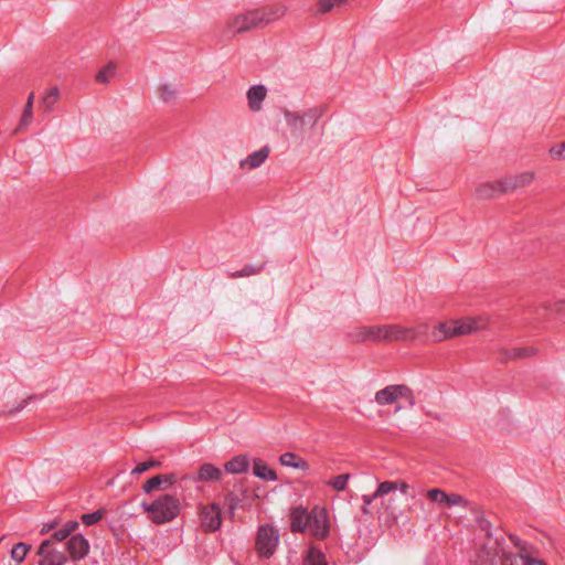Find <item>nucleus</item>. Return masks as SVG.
<instances>
[{
    "instance_id": "1",
    "label": "nucleus",
    "mask_w": 565,
    "mask_h": 565,
    "mask_svg": "<svg viewBox=\"0 0 565 565\" xmlns=\"http://www.w3.org/2000/svg\"><path fill=\"white\" fill-rule=\"evenodd\" d=\"M327 111L326 105L302 108H284V122L292 138L303 139L310 136L318 121Z\"/></svg>"
},
{
    "instance_id": "2",
    "label": "nucleus",
    "mask_w": 565,
    "mask_h": 565,
    "mask_svg": "<svg viewBox=\"0 0 565 565\" xmlns=\"http://www.w3.org/2000/svg\"><path fill=\"white\" fill-rule=\"evenodd\" d=\"M352 342L415 341L417 332L399 324L363 326L350 333Z\"/></svg>"
},
{
    "instance_id": "3",
    "label": "nucleus",
    "mask_w": 565,
    "mask_h": 565,
    "mask_svg": "<svg viewBox=\"0 0 565 565\" xmlns=\"http://www.w3.org/2000/svg\"><path fill=\"white\" fill-rule=\"evenodd\" d=\"M142 512L154 524L173 521L180 513V501L172 494H161L152 502H141Z\"/></svg>"
},
{
    "instance_id": "4",
    "label": "nucleus",
    "mask_w": 565,
    "mask_h": 565,
    "mask_svg": "<svg viewBox=\"0 0 565 565\" xmlns=\"http://www.w3.org/2000/svg\"><path fill=\"white\" fill-rule=\"evenodd\" d=\"M279 544V532L269 524L260 525L255 537V550L259 557L269 558Z\"/></svg>"
},
{
    "instance_id": "5",
    "label": "nucleus",
    "mask_w": 565,
    "mask_h": 565,
    "mask_svg": "<svg viewBox=\"0 0 565 565\" xmlns=\"http://www.w3.org/2000/svg\"><path fill=\"white\" fill-rule=\"evenodd\" d=\"M374 399L380 406L396 404L398 399H405L408 406H415V396L412 390L404 384L388 385L375 393Z\"/></svg>"
},
{
    "instance_id": "6",
    "label": "nucleus",
    "mask_w": 565,
    "mask_h": 565,
    "mask_svg": "<svg viewBox=\"0 0 565 565\" xmlns=\"http://www.w3.org/2000/svg\"><path fill=\"white\" fill-rule=\"evenodd\" d=\"M226 26L233 34L259 29L254 9L231 17L226 22Z\"/></svg>"
},
{
    "instance_id": "7",
    "label": "nucleus",
    "mask_w": 565,
    "mask_h": 565,
    "mask_svg": "<svg viewBox=\"0 0 565 565\" xmlns=\"http://www.w3.org/2000/svg\"><path fill=\"white\" fill-rule=\"evenodd\" d=\"M257 23L259 29L265 28L269 23H273L281 19L286 12L287 7L284 3L267 4L262 8L254 9Z\"/></svg>"
},
{
    "instance_id": "8",
    "label": "nucleus",
    "mask_w": 565,
    "mask_h": 565,
    "mask_svg": "<svg viewBox=\"0 0 565 565\" xmlns=\"http://www.w3.org/2000/svg\"><path fill=\"white\" fill-rule=\"evenodd\" d=\"M38 555L40 556L39 565H64L67 561L64 552L52 545V539L41 543Z\"/></svg>"
},
{
    "instance_id": "9",
    "label": "nucleus",
    "mask_w": 565,
    "mask_h": 565,
    "mask_svg": "<svg viewBox=\"0 0 565 565\" xmlns=\"http://www.w3.org/2000/svg\"><path fill=\"white\" fill-rule=\"evenodd\" d=\"M201 526L209 532L217 531L222 525L221 508L216 503H211L201 508Z\"/></svg>"
},
{
    "instance_id": "10",
    "label": "nucleus",
    "mask_w": 565,
    "mask_h": 565,
    "mask_svg": "<svg viewBox=\"0 0 565 565\" xmlns=\"http://www.w3.org/2000/svg\"><path fill=\"white\" fill-rule=\"evenodd\" d=\"M308 529H310L311 534L319 540H323L328 536L329 520L326 509L318 507L312 509Z\"/></svg>"
},
{
    "instance_id": "11",
    "label": "nucleus",
    "mask_w": 565,
    "mask_h": 565,
    "mask_svg": "<svg viewBox=\"0 0 565 565\" xmlns=\"http://www.w3.org/2000/svg\"><path fill=\"white\" fill-rule=\"evenodd\" d=\"M489 522H486L484 525H482L483 530L487 531L488 535V543H486L480 551L477 554L476 558V565H494L495 558L499 555V542L491 541V534L489 533Z\"/></svg>"
},
{
    "instance_id": "12",
    "label": "nucleus",
    "mask_w": 565,
    "mask_h": 565,
    "mask_svg": "<svg viewBox=\"0 0 565 565\" xmlns=\"http://www.w3.org/2000/svg\"><path fill=\"white\" fill-rule=\"evenodd\" d=\"M427 498L433 502H437L439 504L446 507H468V501L460 494L451 493L448 494L441 489H429L426 493Z\"/></svg>"
},
{
    "instance_id": "13",
    "label": "nucleus",
    "mask_w": 565,
    "mask_h": 565,
    "mask_svg": "<svg viewBox=\"0 0 565 565\" xmlns=\"http://www.w3.org/2000/svg\"><path fill=\"white\" fill-rule=\"evenodd\" d=\"M501 180L503 183V191L505 193H510L529 186L535 180V173L531 171H525L519 174L507 175Z\"/></svg>"
},
{
    "instance_id": "14",
    "label": "nucleus",
    "mask_w": 565,
    "mask_h": 565,
    "mask_svg": "<svg viewBox=\"0 0 565 565\" xmlns=\"http://www.w3.org/2000/svg\"><path fill=\"white\" fill-rule=\"evenodd\" d=\"M223 476L222 470L211 462H204L200 466L196 475L184 477L193 482H216Z\"/></svg>"
},
{
    "instance_id": "15",
    "label": "nucleus",
    "mask_w": 565,
    "mask_h": 565,
    "mask_svg": "<svg viewBox=\"0 0 565 565\" xmlns=\"http://www.w3.org/2000/svg\"><path fill=\"white\" fill-rule=\"evenodd\" d=\"M268 90L264 85H253L246 92L247 107L252 113H259L267 98Z\"/></svg>"
},
{
    "instance_id": "16",
    "label": "nucleus",
    "mask_w": 565,
    "mask_h": 565,
    "mask_svg": "<svg viewBox=\"0 0 565 565\" xmlns=\"http://www.w3.org/2000/svg\"><path fill=\"white\" fill-rule=\"evenodd\" d=\"M66 548L73 561H81L88 554L89 543L82 534H76L67 541Z\"/></svg>"
},
{
    "instance_id": "17",
    "label": "nucleus",
    "mask_w": 565,
    "mask_h": 565,
    "mask_svg": "<svg viewBox=\"0 0 565 565\" xmlns=\"http://www.w3.org/2000/svg\"><path fill=\"white\" fill-rule=\"evenodd\" d=\"M502 180L482 182L477 185L475 194L479 200H491L504 194Z\"/></svg>"
},
{
    "instance_id": "18",
    "label": "nucleus",
    "mask_w": 565,
    "mask_h": 565,
    "mask_svg": "<svg viewBox=\"0 0 565 565\" xmlns=\"http://www.w3.org/2000/svg\"><path fill=\"white\" fill-rule=\"evenodd\" d=\"M537 353V350L534 347H521V348H511V349H499V360L501 362L516 361L523 360L531 356H534Z\"/></svg>"
},
{
    "instance_id": "19",
    "label": "nucleus",
    "mask_w": 565,
    "mask_h": 565,
    "mask_svg": "<svg viewBox=\"0 0 565 565\" xmlns=\"http://www.w3.org/2000/svg\"><path fill=\"white\" fill-rule=\"evenodd\" d=\"M178 480V476L174 472L166 473V475H157L152 478L148 479L142 484V491L145 493H151L156 489H167L168 487L175 483Z\"/></svg>"
},
{
    "instance_id": "20",
    "label": "nucleus",
    "mask_w": 565,
    "mask_h": 565,
    "mask_svg": "<svg viewBox=\"0 0 565 565\" xmlns=\"http://www.w3.org/2000/svg\"><path fill=\"white\" fill-rule=\"evenodd\" d=\"M271 149L268 146H264L260 149L253 151L245 159L239 161V167L246 170H253L259 168L269 157Z\"/></svg>"
},
{
    "instance_id": "21",
    "label": "nucleus",
    "mask_w": 565,
    "mask_h": 565,
    "mask_svg": "<svg viewBox=\"0 0 565 565\" xmlns=\"http://www.w3.org/2000/svg\"><path fill=\"white\" fill-rule=\"evenodd\" d=\"M311 512L302 507L294 508L290 512L291 531L303 533L310 523Z\"/></svg>"
},
{
    "instance_id": "22",
    "label": "nucleus",
    "mask_w": 565,
    "mask_h": 565,
    "mask_svg": "<svg viewBox=\"0 0 565 565\" xmlns=\"http://www.w3.org/2000/svg\"><path fill=\"white\" fill-rule=\"evenodd\" d=\"M451 324H454L452 334H455V337L470 334L481 328L480 319L478 318L452 320Z\"/></svg>"
},
{
    "instance_id": "23",
    "label": "nucleus",
    "mask_w": 565,
    "mask_h": 565,
    "mask_svg": "<svg viewBox=\"0 0 565 565\" xmlns=\"http://www.w3.org/2000/svg\"><path fill=\"white\" fill-rule=\"evenodd\" d=\"M452 328L454 324H451V321L440 322L433 329L428 338L435 343L455 338V334H452Z\"/></svg>"
},
{
    "instance_id": "24",
    "label": "nucleus",
    "mask_w": 565,
    "mask_h": 565,
    "mask_svg": "<svg viewBox=\"0 0 565 565\" xmlns=\"http://www.w3.org/2000/svg\"><path fill=\"white\" fill-rule=\"evenodd\" d=\"M409 488V484L403 480L383 481L379 484L376 489V495H386L396 490H399L402 493L406 494Z\"/></svg>"
},
{
    "instance_id": "25",
    "label": "nucleus",
    "mask_w": 565,
    "mask_h": 565,
    "mask_svg": "<svg viewBox=\"0 0 565 565\" xmlns=\"http://www.w3.org/2000/svg\"><path fill=\"white\" fill-rule=\"evenodd\" d=\"M228 473H244L249 468V460L246 455H238L227 461L224 466Z\"/></svg>"
},
{
    "instance_id": "26",
    "label": "nucleus",
    "mask_w": 565,
    "mask_h": 565,
    "mask_svg": "<svg viewBox=\"0 0 565 565\" xmlns=\"http://www.w3.org/2000/svg\"><path fill=\"white\" fill-rule=\"evenodd\" d=\"M253 472L257 478L265 481H276L278 479L276 471L260 459H254Z\"/></svg>"
},
{
    "instance_id": "27",
    "label": "nucleus",
    "mask_w": 565,
    "mask_h": 565,
    "mask_svg": "<svg viewBox=\"0 0 565 565\" xmlns=\"http://www.w3.org/2000/svg\"><path fill=\"white\" fill-rule=\"evenodd\" d=\"M279 462L282 466L291 467L295 469L307 470L309 468L308 462L296 455L295 452H285L279 457Z\"/></svg>"
},
{
    "instance_id": "28",
    "label": "nucleus",
    "mask_w": 565,
    "mask_h": 565,
    "mask_svg": "<svg viewBox=\"0 0 565 565\" xmlns=\"http://www.w3.org/2000/svg\"><path fill=\"white\" fill-rule=\"evenodd\" d=\"M60 99V89L57 87L50 88L46 94L43 96L41 106L44 111L51 113L53 110L54 105Z\"/></svg>"
},
{
    "instance_id": "29",
    "label": "nucleus",
    "mask_w": 565,
    "mask_h": 565,
    "mask_svg": "<svg viewBox=\"0 0 565 565\" xmlns=\"http://www.w3.org/2000/svg\"><path fill=\"white\" fill-rule=\"evenodd\" d=\"M348 0H318L317 8L320 14H326L345 4Z\"/></svg>"
},
{
    "instance_id": "30",
    "label": "nucleus",
    "mask_w": 565,
    "mask_h": 565,
    "mask_svg": "<svg viewBox=\"0 0 565 565\" xmlns=\"http://www.w3.org/2000/svg\"><path fill=\"white\" fill-rule=\"evenodd\" d=\"M177 87L171 84H160L157 87V95L163 102H170L177 96Z\"/></svg>"
},
{
    "instance_id": "31",
    "label": "nucleus",
    "mask_w": 565,
    "mask_h": 565,
    "mask_svg": "<svg viewBox=\"0 0 565 565\" xmlns=\"http://www.w3.org/2000/svg\"><path fill=\"white\" fill-rule=\"evenodd\" d=\"M305 565H328L326 562L324 554L316 548L310 547L305 559Z\"/></svg>"
},
{
    "instance_id": "32",
    "label": "nucleus",
    "mask_w": 565,
    "mask_h": 565,
    "mask_svg": "<svg viewBox=\"0 0 565 565\" xmlns=\"http://www.w3.org/2000/svg\"><path fill=\"white\" fill-rule=\"evenodd\" d=\"M116 75V65L108 63L96 75V81L100 84H108Z\"/></svg>"
},
{
    "instance_id": "33",
    "label": "nucleus",
    "mask_w": 565,
    "mask_h": 565,
    "mask_svg": "<svg viewBox=\"0 0 565 565\" xmlns=\"http://www.w3.org/2000/svg\"><path fill=\"white\" fill-rule=\"evenodd\" d=\"M31 550V545L26 543H18L15 544L11 550V558L15 561L17 563H22L29 551Z\"/></svg>"
},
{
    "instance_id": "34",
    "label": "nucleus",
    "mask_w": 565,
    "mask_h": 565,
    "mask_svg": "<svg viewBox=\"0 0 565 565\" xmlns=\"http://www.w3.org/2000/svg\"><path fill=\"white\" fill-rule=\"evenodd\" d=\"M349 479V473H342L337 476L334 479L330 480L328 484L331 486L337 491H344L347 489Z\"/></svg>"
},
{
    "instance_id": "35",
    "label": "nucleus",
    "mask_w": 565,
    "mask_h": 565,
    "mask_svg": "<svg viewBox=\"0 0 565 565\" xmlns=\"http://www.w3.org/2000/svg\"><path fill=\"white\" fill-rule=\"evenodd\" d=\"M547 152L553 160H565V143H553Z\"/></svg>"
},
{
    "instance_id": "36",
    "label": "nucleus",
    "mask_w": 565,
    "mask_h": 565,
    "mask_svg": "<svg viewBox=\"0 0 565 565\" xmlns=\"http://www.w3.org/2000/svg\"><path fill=\"white\" fill-rule=\"evenodd\" d=\"M160 466H161V462L159 460L151 459V460H148V461L137 465L135 467V469H132L131 473L132 475H141L151 468H157Z\"/></svg>"
},
{
    "instance_id": "37",
    "label": "nucleus",
    "mask_w": 565,
    "mask_h": 565,
    "mask_svg": "<svg viewBox=\"0 0 565 565\" xmlns=\"http://www.w3.org/2000/svg\"><path fill=\"white\" fill-rule=\"evenodd\" d=\"M263 269V266H253V265H246L242 270L235 271L231 274V277L233 278H239V277H246L259 274Z\"/></svg>"
},
{
    "instance_id": "38",
    "label": "nucleus",
    "mask_w": 565,
    "mask_h": 565,
    "mask_svg": "<svg viewBox=\"0 0 565 565\" xmlns=\"http://www.w3.org/2000/svg\"><path fill=\"white\" fill-rule=\"evenodd\" d=\"M33 119V106L30 103H25L21 118L19 128L26 127L31 124Z\"/></svg>"
},
{
    "instance_id": "39",
    "label": "nucleus",
    "mask_w": 565,
    "mask_h": 565,
    "mask_svg": "<svg viewBox=\"0 0 565 565\" xmlns=\"http://www.w3.org/2000/svg\"><path fill=\"white\" fill-rule=\"evenodd\" d=\"M225 504L227 505L228 508V512L234 515L236 509L239 507L241 504V499L238 498L237 494H235L234 492H228L226 495H225Z\"/></svg>"
},
{
    "instance_id": "40",
    "label": "nucleus",
    "mask_w": 565,
    "mask_h": 565,
    "mask_svg": "<svg viewBox=\"0 0 565 565\" xmlns=\"http://www.w3.org/2000/svg\"><path fill=\"white\" fill-rule=\"evenodd\" d=\"M103 515H104V511L97 510L92 513L83 514L82 521L86 525H93V524H96L97 522H99L102 520Z\"/></svg>"
},
{
    "instance_id": "41",
    "label": "nucleus",
    "mask_w": 565,
    "mask_h": 565,
    "mask_svg": "<svg viewBox=\"0 0 565 565\" xmlns=\"http://www.w3.org/2000/svg\"><path fill=\"white\" fill-rule=\"evenodd\" d=\"M522 565H546L542 559L534 558L525 553H520Z\"/></svg>"
},
{
    "instance_id": "42",
    "label": "nucleus",
    "mask_w": 565,
    "mask_h": 565,
    "mask_svg": "<svg viewBox=\"0 0 565 565\" xmlns=\"http://www.w3.org/2000/svg\"><path fill=\"white\" fill-rule=\"evenodd\" d=\"M68 536H70V534L67 533V530H64V527H61L57 531H55L50 539H52V545H54L55 542H62L65 539H67Z\"/></svg>"
},
{
    "instance_id": "43",
    "label": "nucleus",
    "mask_w": 565,
    "mask_h": 565,
    "mask_svg": "<svg viewBox=\"0 0 565 565\" xmlns=\"http://www.w3.org/2000/svg\"><path fill=\"white\" fill-rule=\"evenodd\" d=\"M417 332V338L415 340L422 339L427 334L428 326L426 323L419 324L417 328H412Z\"/></svg>"
},
{
    "instance_id": "44",
    "label": "nucleus",
    "mask_w": 565,
    "mask_h": 565,
    "mask_svg": "<svg viewBox=\"0 0 565 565\" xmlns=\"http://www.w3.org/2000/svg\"><path fill=\"white\" fill-rule=\"evenodd\" d=\"M382 495H376V491L372 494H364L362 495V501L365 505H370L375 499L381 498Z\"/></svg>"
},
{
    "instance_id": "45",
    "label": "nucleus",
    "mask_w": 565,
    "mask_h": 565,
    "mask_svg": "<svg viewBox=\"0 0 565 565\" xmlns=\"http://www.w3.org/2000/svg\"><path fill=\"white\" fill-rule=\"evenodd\" d=\"M63 527L64 530H67V533L71 535L78 527V523L75 521H70Z\"/></svg>"
},
{
    "instance_id": "46",
    "label": "nucleus",
    "mask_w": 565,
    "mask_h": 565,
    "mask_svg": "<svg viewBox=\"0 0 565 565\" xmlns=\"http://www.w3.org/2000/svg\"><path fill=\"white\" fill-rule=\"evenodd\" d=\"M26 103H30V105L33 106V103H34V93L33 92L29 94Z\"/></svg>"
},
{
    "instance_id": "47",
    "label": "nucleus",
    "mask_w": 565,
    "mask_h": 565,
    "mask_svg": "<svg viewBox=\"0 0 565 565\" xmlns=\"http://www.w3.org/2000/svg\"><path fill=\"white\" fill-rule=\"evenodd\" d=\"M565 309V300L557 303V311Z\"/></svg>"
},
{
    "instance_id": "48",
    "label": "nucleus",
    "mask_w": 565,
    "mask_h": 565,
    "mask_svg": "<svg viewBox=\"0 0 565 565\" xmlns=\"http://www.w3.org/2000/svg\"><path fill=\"white\" fill-rule=\"evenodd\" d=\"M402 409V406H396L395 412H399Z\"/></svg>"
}]
</instances>
